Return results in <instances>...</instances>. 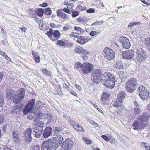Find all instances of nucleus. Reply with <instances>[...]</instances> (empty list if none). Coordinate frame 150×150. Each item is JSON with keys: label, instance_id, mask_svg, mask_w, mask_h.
Returning a JSON list of instances; mask_svg holds the SVG:
<instances>
[{"label": "nucleus", "instance_id": "f257e3e1", "mask_svg": "<svg viewBox=\"0 0 150 150\" xmlns=\"http://www.w3.org/2000/svg\"><path fill=\"white\" fill-rule=\"evenodd\" d=\"M91 78L93 82L98 84L101 80L103 84L109 88H112L115 85L114 76L109 72H105L102 77V72L98 69H95L91 74Z\"/></svg>", "mask_w": 150, "mask_h": 150}, {"label": "nucleus", "instance_id": "f03ea898", "mask_svg": "<svg viewBox=\"0 0 150 150\" xmlns=\"http://www.w3.org/2000/svg\"><path fill=\"white\" fill-rule=\"evenodd\" d=\"M149 116L146 113H144L141 115L139 116L137 120L135 121L132 125L133 129L136 130L142 129L146 125L149 120Z\"/></svg>", "mask_w": 150, "mask_h": 150}, {"label": "nucleus", "instance_id": "7ed1b4c3", "mask_svg": "<svg viewBox=\"0 0 150 150\" xmlns=\"http://www.w3.org/2000/svg\"><path fill=\"white\" fill-rule=\"evenodd\" d=\"M35 100L32 99L30 100L26 106H25L23 111V113L27 114L28 112L32 111L33 110H40L42 108H45L46 105L40 101L36 103L35 105Z\"/></svg>", "mask_w": 150, "mask_h": 150}, {"label": "nucleus", "instance_id": "20e7f679", "mask_svg": "<svg viewBox=\"0 0 150 150\" xmlns=\"http://www.w3.org/2000/svg\"><path fill=\"white\" fill-rule=\"evenodd\" d=\"M59 143L55 142L52 143L49 141L42 143V150H56L60 145Z\"/></svg>", "mask_w": 150, "mask_h": 150}, {"label": "nucleus", "instance_id": "39448f33", "mask_svg": "<svg viewBox=\"0 0 150 150\" xmlns=\"http://www.w3.org/2000/svg\"><path fill=\"white\" fill-rule=\"evenodd\" d=\"M25 94V90L24 88L19 89L13 96V103L16 104L20 103L24 98Z\"/></svg>", "mask_w": 150, "mask_h": 150}, {"label": "nucleus", "instance_id": "423d86ee", "mask_svg": "<svg viewBox=\"0 0 150 150\" xmlns=\"http://www.w3.org/2000/svg\"><path fill=\"white\" fill-rule=\"evenodd\" d=\"M137 85V80L135 78H131L127 82L125 87L127 92L131 93L136 88V86Z\"/></svg>", "mask_w": 150, "mask_h": 150}, {"label": "nucleus", "instance_id": "0eeeda50", "mask_svg": "<svg viewBox=\"0 0 150 150\" xmlns=\"http://www.w3.org/2000/svg\"><path fill=\"white\" fill-rule=\"evenodd\" d=\"M103 54L104 58L108 60H112L114 57V52L110 48L105 47L103 52Z\"/></svg>", "mask_w": 150, "mask_h": 150}, {"label": "nucleus", "instance_id": "6e6552de", "mask_svg": "<svg viewBox=\"0 0 150 150\" xmlns=\"http://www.w3.org/2000/svg\"><path fill=\"white\" fill-rule=\"evenodd\" d=\"M141 98L143 100H146L149 97V91L143 86H140L138 88Z\"/></svg>", "mask_w": 150, "mask_h": 150}, {"label": "nucleus", "instance_id": "1a4fd4ad", "mask_svg": "<svg viewBox=\"0 0 150 150\" xmlns=\"http://www.w3.org/2000/svg\"><path fill=\"white\" fill-rule=\"evenodd\" d=\"M73 145V142L71 140L66 139L61 145V150H71Z\"/></svg>", "mask_w": 150, "mask_h": 150}, {"label": "nucleus", "instance_id": "9d476101", "mask_svg": "<svg viewBox=\"0 0 150 150\" xmlns=\"http://www.w3.org/2000/svg\"><path fill=\"white\" fill-rule=\"evenodd\" d=\"M136 60L138 62L143 61L145 59L146 55L144 51L141 48H138L136 50Z\"/></svg>", "mask_w": 150, "mask_h": 150}, {"label": "nucleus", "instance_id": "9b49d317", "mask_svg": "<svg viewBox=\"0 0 150 150\" xmlns=\"http://www.w3.org/2000/svg\"><path fill=\"white\" fill-rule=\"evenodd\" d=\"M94 67L93 65L89 63H84L83 68L82 69V72L84 74H86L91 72L93 69Z\"/></svg>", "mask_w": 150, "mask_h": 150}, {"label": "nucleus", "instance_id": "f8f14e48", "mask_svg": "<svg viewBox=\"0 0 150 150\" xmlns=\"http://www.w3.org/2000/svg\"><path fill=\"white\" fill-rule=\"evenodd\" d=\"M134 53V51L132 50L123 51L122 52V57L124 59L130 60L133 58Z\"/></svg>", "mask_w": 150, "mask_h": 150}, {"label": "nucleus", "instance_id": "ddd939ff", "mask_svg": "<svg viewBox=\"0 0 150 150\" xmlns=\"http://www.w3.org/2000/svg\"><path fill=\"white\" fill-rule=\"evenodd\" d=\"M119 41L122 44L123 47L126 49L129 48L131 46L130 42L128 39L125 37H120Z\"/></svg>", "mask_w": 150, "mask_h": 150}, {"label": "nucleus", "instance_id": "4468645a", "mask_svg": "<svg viewBox=\"0 0 150 150\" xmlns=\"http://www.w3.org/2000/svg\"><path fill=\"white\" fill-rule=\"evenodd\" d=\"M32 129L28 128L23 133V137L25 140L28 142H30L32 139Z\"/></svg>", "mask_w": 150, "mask_h": 150}, {"label": "nucleus", "instance_id": "2eb2a0df", "mask_svg": "<svg viewBox=\"0 0 150 150\" xmlns=\"http://www.w3.org/2000/svg\"><path fill=\"white\" fill-rule=\"evenodd\" d=\"M69 123L75 129L77 130L78 131H82L83 130V128L81 126L73 120H70Z\"/></svg>", "mask_w": 150, "mask_h": 150}, {"label": "nucleus", "instance_id": "dca6fc26", "mask_svg": "<svg viewBox=\"0 0 150 150\" xmlns=\"http://www.w3.org/2000/svg\"><path fill=\"white\" fill-rule=\"evenodd\" d=\"M90 39L91 38L89 37H85L83 36H82L78 38L77 42L78 43L83 44L89 41Z\"/></svg>", "mask_w": 150, "mask_h": 150}, {"label": "nucleus", "instance_id": "f3484780", "mask_svg": "<svg viewBox=\"0 0 150 150\" xmlns=\"http://www.w3.org/2000/svg\"><path fill=\"white\" fill-rule=\"evenodd\" d=\"M109 94L107 91H105L103 94V96L102 97L100 101L103 103L104 104L106 103L108 99L109 98Z\"/></svg>", "mask_w": 150, "mask_h": 150}, {"label": "nucleus", "instance_id": "a211bd4d", "mask_svg": "<svg viewBox=\"0 0 150 150\" xmlns=\"http://www.w3.org/2000/svg\"><path fill=\"white\" fill-rule=\"evenodd\" d=\"M60 36V32L58 30H54L53 32L51 39L54 41L59 38Z\"/></svg>", "mask_w": 150, "mask_h": 150}, {"label": "nucleus", "instance_id": "6ab92c4d", "mask_svg": "<svg viewBox=\"0 0 150 150\" xmlns=\"http://www.w3.org/2000/svg\"><path fill=\"white\" fill-rule=\"evenodd\" d=\"M52 128L50 127H47L45 129L43 133L44 137L46 138L50 136L51 134Z\"/></svg>", "mask_w": 150, "mask_h": 150}, {"label": "nucleus", "instance_id": "aec40b11", "mask_svg": "<svg viewBox=\"0 0 150 150\" xmlns=\"http://www.w3.org/2000/svg\"><path fill=\"white\" fill-rule=\"evenodd\" d=\"M34 133H33V135L35 137L38 138L42 134L43 131L41 130L38 129L36 128H34L33 129Z\"/></svg>", "mask_w": 150, "mask_h": 150}, {"label": "nucleus", "instance_id": "412c9836", "mask_svg": "<svg viewBox=\"0 0 150 150\" xmlns=\"http://www.w3.org/2000/svg\"><path fill=\"white\" fill-rule=\"evenodd\" d=\"M54 142L59 143L61 144L63 140V138L62 137L61 135H54Z\"/></svg>", "mask_w": 150, "mask_h": 150}, {"label": "nucleus", "instance_id": "4be33fe9", "mask_svg": "<svg viewBox=\"0 0 150 150\" xmlns=\"http://www.w3.org/2000/svg\"><path fill=\"white\" fill-rule=\"evenodd\" d=\"M13 139L16 143H18L20 142V139L17 131L14 132L13 135Z\"/></svg>", "mask_w": 150, "mask_h": 150}, {"label": "nucleus", "instance_id": "5701e85b", "mask_svg": "<svg viewBox=\"0 0 150 150\" xmlns=\"http://www.w3.org/2000/svg\"><path fill=\"white\" fill-rule=\"evenodd\" d=\"M134 112L136 114H138L141 112L140 109L139 107V105L136 102H134Z\"/></svg>", "mask_w": 150, "mask_h": 150}, {"label": "nucleus", "instance_id": "b1692460", "mask_svg": "<svg viewBox=\"0 0 150 150\" xmlns=\"http://www.w3.org/2000/svg\"><path fill=\"white\" fill-rule=\"evenodd\" d=\"M29 113L27 116V118L28 119H33L36 117L35 115V111L34 110H33L32 111L29 112ZM28 112L26 114H27Z\"/></svg>", "mask_w": 150, "mask_h": 150}, {"label": "nucleus", "instance_id": "393cba45", "mask_svg": "<svg viewBox=\"0 0 150 150\" xmlns=\"http://www.w3.org/2000/svg\"><path fill=\"white\" fill-rule=\"evenodd\" d=\"M123 102V101L117 98L113 104V106L117 108L120 107L122 105Z\"/></svg>", "mask_w": 150, "mask_h": 150}, {"label": "nucleus", "instance_id": "a878e982", "mask_svg": "<svg viewBox=\"0 0 150 150\" xmlns=\"http://www.w3.org/2000/svg\"><path fill=\"white\" fill-rule=\"evenodd\" d=\"M48 120L47 123L50 124L54 123V119L53 117L52 114L50 113L48 114L47 118Z\"/></svg>", "mask_w": 150, "mask_h": 150}, {"label": "nucleus", "instance_id": "bb28decb", "mask_svg": "<svg viewBox=\"0 0 150 150\" xmlns=\"http://www.w3.org/2000/svg\"><path fill=\"white\" fill-rule=\"evenodd\" d=\"M125 92L121 91L118 94L117 98L123 101L125 97Z\"/></svg>", "mask_w": 150, "mask_h": 150}, {"label": "nucleus", "instance_id": "cd10ccee", "mask_svg": "<svg viewBox=\"0 0 150 150\" xmlns=\"http://www.w3.org/2000/svg\"><path fill=\"white\" fill-rule=\"evenodd\" d=\"M141 145L145 150H150V146L149 144L142 142L141 143Z\"/></svg>", "mask_w": 150, "mask_h": 150}, {"label": "nucleus", "instance_id": "c85d7f7f", "mask_svg": "<svg viewBox=\"0 0 150 150\" xmlns=\"http://www.w3.org/2000/svg\"><path fill=\"white\" fill-rule=\"evenodd\" d=\"M44 124L43 122L40 121L38 123V126L36 128L43 131V129L44 127Z\"/></svg>", "mask_w": 150, "mask_h": 150}, {"label": "nucleus", "instance_id": "c756f323", "mask_svg": "<svg viewBox=\"0 0 150 150\" xmlns=\"http://www.w3.org/2000/svg\"><path fill=\"white\" fill-rule=\"evenodd\" d=\"M115 67L117 69H122L124 67L120 62H118L116 63Z\"/></svg>", "mask_w": 150, "mask_h": 150}, {"label": "nucleus", "instance_id": "7c9ffc66", "mask_svg": "<svg viewBox=\"0 0 150 150\" xmlns=\"http://www.w3.org/2000/svg\"><path fill=\"white\" fill-rule=\"evenodd\" d=\"M7 93L6 94V97L8 99H11V97L13 98V96L14 95L12 94V91L11 90H7Z\"/></svg>", "mask_w": 150, "mask_h": 150}, {"label": "nucleus", "instance_id": "2f4dec72", "mask_svg": "<svg viewBox=\"0 0 150 150\" xmlns=\"http://www.w3.org/2000/svg\"><path fill=\"white\" fill-rule=\"evenodd\" d=\"M19 111V108L17 106H15L12 107L11 113L12 114L16 113L17 112H18Z\"/></svg>", "mask_w": 150, "mask_h": 150}, {"label": "nucleus", "instance_id": "473e14b6", "mask_svg": "<svg viewBox=\"0 0 150 150\" xmlns=\"http://www.w3.org/2000/svg\"><path fill=\"white\" fill-rule=\"evenodd\" d=\"M75 51L76 52L79 54H83V49L81 47H78L75 49Z\"/></svg>", "mask_w": 150, "mask_h": 150}, {"label": "nucleus", "instance_id": "72a5a7b5", "mask_svg": "<svg viewBox=\"0 0 150 150\" xmlns=\"http://www.w3.org/2000/svg\"><path fill=\"white\" fill-rule=\"evenodd\" d=\"M57 44L60 46L64 47H66V45L65 42L61 40H58L57 42Z\"/></svg>", "mask_w": 150, "mask_h": 150}, {"label": "nucleus", "instance_id": "f704fd0d", "mask_svg": "<svg viewBox=\"0 0 150 150\" xmlns=\"http://www.w3.org/2000/svg\"><path fill=\"white\" fill-rule=\"evenodd\" d=\"M84 65L81 64L80 62H77L75 64V68L76 69H78L79 68H81V69L83 68Z\"/></svg>", "mask_w": 150, "mask_h": 150}, {"label": "nucleus", "instance_id": "c9c22d12", "mask_svg": "<svg viewBox=\"0 0 150 150\" xmlns=\"http://www.w3.org/2000/svg\"><path fill=\"white\" fill-rule=\"evenodd\" d=\"M35 115H36V117L39 118L42 117L43 114L42 112L40 110H36Z\"/></svg>", "mask_w": 150, "mask_h": 150}, {"label": "nucleus", "instance_id": "e433bc0d", "mask_svg": "<svg viewBox=\"0 0 150 150\" xmlns=\"http://www.w3.org/2000/svg\"><path fill=\"white\" fill-rule=\"evenodd\" d=\"M55 134L59 133L62 131V128L60 127H55L54 128Z\"/></svg>", "mask_w": 150, "mask_h": 150}, {"label": "nucleus", "instance_id": "4c0bfd02", "mask_svg": "<svg viewBox=\"0 0 150 150\" xmlns=\"http://www.w3.org/2000/svg\"><path fill=\"white\" fill-rule=\"evenodd\" d=\"M140 23L137 22H131L128 25V27L129 28L132 27L137 25H139Z\"/></svg>", "mask_w": 150, "mask_h": 150}, {"label": "nucleus", "instance_id": "58836bf2", "mask_svg": "<svg viewBox=\"0 0 150 150\" xmlns=\"http://www.w3.org/2000/svg\"><path fill=\"white\" fill-rule=\"evenodd\" d=\"M45 13L47 15H51L52 13V10L49 8H47L45 9Z\"/></svg>", "mask_w": 150, "mask_h": 150}, {"label": "nucleus", "instance_id": "ea45409f", "mask_svg": "<svg viewBox=\"0 0 150 150\" xmlns=\"http://www.w3.org/2000/svg\"><path fill=\"white\" fill-rule=\"evenodd\" d=\"M53 33V31L52 29H50L49 31H47L46 34L51 39L52 35Z\"/></svg>", "mask_w": 150, "mask_h": 150}, {"label": "nucleus", "instance_id": "a19ab883", "mask_svg": "<svg viewBox=\"0 0 150 150\" xmlns=\"http://www.w3.org/2000/svg\"><path fill=\"white\" fill-rule=\"evenodd\" d=\"M71 36L76 38H78L79 36V34L74 32H71L70 34Z\"/></svg>", "mask_w": 150, "mask_h": 150}, {"label": "nucleus", "instance_id": "79ce46f5", "mask_svg": "<svg viewBox=\"0 0 150 150\" xmlns=\"http://www.w3.org/2000/svg\"><path fill=\"white\" fill-rule=\"evenodd\" d=\"M42 71L44 74L48 76L50 75V72L48 70L45 69H42Z\"/></svg>", "mask_w": 150, "mask_h": 150}, {"label": "nucleus", "instance_id": "37998d69", "mask_svg": "<svg viewBox=\"0 0 150 150\" xmlns=\"http://www.w3.org/2000/svg\"><path fill=\"white\" fill-rule=\"evenodd\" d=\"M56 12L57 16L58 17H60L61 15L63 13V11L62 9H59L57 10Z\"/></svg>", "mask_w": 150, "mask_h": 150}, {"label": "nucleus", "instance_id": "c03bdc74", "mask_svg": "<svg viewBox=\"0 0 150 150\" xmlns=\"http://www.w3.org/2000/svg\"><path fill=\"white\" fill-rule=\"evenodd\" d=\"M44 13V10L41 8H39L38 10V16L40 17L42 16Z\"/></svg>", "mask_w": 150, "mask_h": 150}, {"label": "nucleus", "instance_id": "a18cd8bd", "mask_svg": "<svg viewBox=\"0 0 150 150\" xmlns=\"http://www.w3.org/2000/svg\"><path fill=\"white\" fill-rule=\"evenodd\" d=\"M98 34V33L97 31H92L90 33V35L91 36H95Z\"/></svg>", "mask_w": 150, "mask_h": 150}, {"label": "nucleus", "instance_id": "49530a36", "mask_svg": "<svg viewBox=\"0 0 150 150\" xmlns=\"http://www.w3.org/2000/svg\"><path fill=\"white\" fill-rule=\"evenodd\" d=\"M30 150H40V148L39 146L37 145L32 146Z\"/></svg>", "mask_w": 150, "mask_h": 150}, {"label": "nucleus", "instance_id": "de8ad7c7", "mask_svg": "<svg viewBox=\"0 0 150 150\" xmlns=\"http://www.w3.org/2000/svg\"><path fill=\"white\" fill-rule=\"evenodd\" d=\"M78 8L81 11H82L83 10H85L86 8L84 6H82L81 4H79L77 6Z\"/></svg>", "mask_w": 150, "mask_h": 150}, {"label": "nucleus", "instance_id": "09e8293b", "mask_svg": "<svg viewBox=\"0 0 150 150\" xmlns=\"http://www.w3.org/2000/svg\"><path fill=\"white\" fill-rule=\"evenodd\" d=\"M103 23V22L100 21H98L97 22H94L92 25H91V26H94L96 25H101Z\"/></svg>", "mask_w": 150, "mask_h": 150}, {"label": "nucleus", "instance_id": "8fccbe9b", "mask_svg": "<svg viewBox=\"0 0 150 150\" xmlns=\"http://www.w3.org/2000/svg\"><path fill=\"white\" fill-rule=\"evenodd\" d=\"M84 140L87 144H91L92 143L91 141L87 138H84Z\"/></svg>", "mask_w": 150, "mask_h": 150}, {"label": "nucleus", "instance_id": "3c124183", "mask_svg": "<svg viewBox=\"0 0 150 150\" xmlns=\"http://www.w3.org/2000/svg\"><path fill=\"white\" fill-rule=\"evenodd\" d=\"M68 8L70 9L71 11H72V8L73 7V4L72 3H69L67 6Z\"/></svg>", "mask_w": 150, "mask_h": 150}, {"label": "nucleus", "instance_id": "603ef678", "mask_svg": "<svg viewBox=\"0 0 150 150\" xmlns=\"http://www.w3.org/2000/svg\"><path fill=\"white\" fill-rule=\"evenodd\" d=\"M34 59L35 61L37 63H39L40 61V57L38 55H36L34 56Z\"/></svg>", "mask_w": 150, "mask_h": 150}, {"label": "nucleus", "instance_id": "864d4df0", "mask_svg": "<svg viewBox=\"0 0 150 150\" xmlns=\"http://www.w3.org/2000/svg\"><path fill=\"white\" fill-rule=\"evenodd\" d=\"M79 12L76 11H74L72 13V17H76L79 15Z\"/></svg>", "mask_w": 150, "mask_h": 150}, {"label": "nucleus", "instance_id": "5fc2aeb1", "mask_svg": "<svg viewBox=\"0 0 150 150\" xmlns=\"http://www.w3.org/2000/svg\"><path fill=\"white\" fill-rule=\"evenodd\" d=\"M69 10L70 9L66 8H64L63 9V10L64 12L69 14H70L71 13V11Z\"/></svg>", "mask_w": 150, "mask_h": 150}, {"label": "nucleus", "instance_id": "6e6d98bb", "mask_svg": "<svg viewBox=\"0 0 150 150\" xmlns=\"http://www.w3.org/2000/svg\"><path fill=\"white\" fill-rule=\"evenodd\" d=\"M101 137L106 141L108 142L109 140V137L106 135H103L101 136Z\"/></svg>", "mask_w": 150, "mask_h": 150}, {"label": "nucleus", "instance_id": "4d7b16f0", "mask_svg": "<svg viewBox=\"0 0 150 150\" xmlns=\"http://www.w3.org/2000/svg\"><path fill=\"white\" fill-rule=\"evenodd\" d=\"M95 11V10L92 8H90L86 10V12L89 13H94Z\"/></svg>", "mask_w": 150, "mask_h": 150}, {"label": "nucleus", "instance_id": "13d9d810", "mask_svg": "<svg viewBox=\"0 0 150 150\" xmlns=\"http://www.w3.org/2000/svg\"><path fill=\"white\" fill-rule=\"evenodd\" d=\"M70 28V26H69L67 25L63 28V31H68Z\"/></svg>", "mask_w": 150, "mask_h": 150}, {"label": "nucleus", "instance_id": "bf43d9fd", "mask_svg": "<svg viewBox=\"0 0 150 150\" xmlns=\"http://www.w3.org/2000/svg\"><path fill=\"white\" fill-rule=\"evenodd\" d=\"M4 102L3 97V95L0 93V104H2Z\"/></svg>", "mask_w": 150, "mask_h": 150}, {"label": "nucleus", "instance_id": "052dcab7", "mask_svg": "<svg viewBox=\"0 0 150 150\" xmlns=\"http://www.w3.org/2000/svg\"><path fill=\"white\" fill-rule=\"evenodd\" d=\"M67 17V16L66 14L65 13H63L60 18H61L63 19H65Z\"/></svg>", "mask_w": 150, "mask_h": 150}, {"label": "nucleus", "instance_id": "680f3d73", "mask_svg": "<svg viewBox=\"0 0 150 150\" xmlns=\"http://www.w3.org/2000/svg\"><path fill=\"white\" fill-rule=\"evenodd\" d=\"M48 6V4L47 3L44 2V3H43L42 4L40 5L39 6H41L45 7H47V6Z\"/></svg>", "mask_w": 150, "mask_h": 150}, {"label": "nucleus", "instance_id": "e2e57ef3", "mask_svg": "<svg viewBox=\"0 0 150 150\" xmlns=\"http://www.w3.org/2000/svg\"><path fill=\"white\" fill-rule=\"evenodd\" d=\"M22 32H25L26 30H27V28L26 27H23L20 28Z\"/></svg>", "mask_w": 150, "mask_h": 150}, {"label": "nucleus", "instance_id": "0e129e2a", "mask_svg": "<svg viewBox=\"0 0 150 150\" xmlns=\"http://www.w3.org/2000/svg\"><path fill=\"white\" fill-rule=\"evenodd\" d=\"M71 93L72 94L75 96H76L77 95V93L73 90H71Z\"/></svg>", "mask_w": 150, "mask_h": 150}, {"label": "nucleus", "instance_id": "69168bd1", "mask_svg": "<svg viewBox=\"0 0 150 150\" xmlns=\"http://www.w3.org/2000/svg\"><path fill=\"white\" fill-rule=\"evenodd\" d=\"M78 22L81 23H84L86 21H84V20H83L81 18H79L78 20Z\"/></svg>", "mask_w": 150, "mask_h": 150}, {"label": "nucleus", "instance_id": "338daca9", "mask_svg": "<svg viewBox=\"0 0 150 150\" xmlns=\"http://www.w3.org/2000/svg\"><path fill=\"white\" fill-rule=\"evenodd\" d=\"M4 57H5V58L8 61H11V59L8 57L6 54Z\"/></svg>", "mask_w": 150, "mask_h": 150}, {"label": "nucleus", "instance_id": "774afa93", "mask_svg": "<svg viewBox=\"0 0 150 150\" xmlns=\"http://www.w3.org/2000/svg\"><path fill=\"white\" fill-rule=\"evenodd\" d=\"M74 86V87L75 88H77L79 90V91L81 90V87L79 86H78V85H77L75 84Z\"/></svg>", "mask_w": 150, "mask_h": 150}]
</instances>
